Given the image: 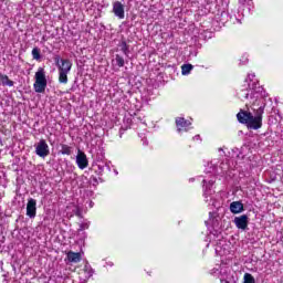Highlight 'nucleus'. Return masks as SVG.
<instances>
[{
  "label": "nucleus",
  "mask_w": 283,
  "mask_h": 283,
  "mask_svg": "<svg viewBox=\"0 0 283 283\" xmlns=\"http://www.w3.org/2000/svg\"><path fill=\"white\" fill-rule=\"evenodd\" d=\"M53 61L59 72V83L67 84V75L72 72V61L70 59H61V55H54Z\"/></svg>",
  "instance_id": "1"
},
{
  "label": "nucleus",
  "mask_w": 283,
  "mask_h": 283,
  "mask_svg": "<svg viewBox=\"0 0 283 283\" xmlns=\"http://www.w3.org/2000/svg\"><path fill=\"white\" fill-rule=\"evenodd\" d=\"M35 82L33 84V90L36 94L45 93V87H48V78L45 77V69L39 67L35 72Z\"/></svg>",
  "instance_id": "2"
},
{
  "label": "nucleus",
  "mask_w": 283,
  "mask_h": 283,
  "mask_svg": "<svg viewBox=\"0 0 283 283\" xmlns=\"http://www.w3.org/2000/svg\"><path fill=\"white\" fill-rule=\"evenodd\" d=\"M266 107V104L263 103L259 108H252L253 112H255V116L252 115L250 118V122L248 123L249 129H260L262 127V114H264V108Z\"/></svg>",
  "instance_id": "3"
},
{
  "label": "nucleus",
  "mask_w": 283,
  "mask_h": 283,
  "mask_svg": "<svg viewBox=\"0 0 283 283\" xmlns=\"http://www.w3.org/2000/svg\"><path fill=\"white\" fill-rule=\"evenodd\" d=\"M35 154L40 158H48V156H50V146L45 139H41L38 144H35Z\"/></svg>",
  "instance_id": "4"
},
{
  "label": "nucleus",
  "mask_w": 283,
  "mask_h": 283,
  "mask_svg": "<svg viewBox=\"0 0 283 283\" xmlns=\"http://www.w3.org/2000/svg\"><path fill=\"white\" fill-rule=\"evenodd\" d=\"M75 160L78 169H87V167H90V160L87 159V155H85L81 149L77 150Z\"/></svg>",
  "instance_id": "5"
},
{
  "label": "nucleus",
  "mask_w": 283,
  "mask_h": 283,
  "mask_svg": "<svg viewBox=\"0 0 283 283\" xmlns=\"http://www.w3.org/2000/svg\"><path fill=\"white\" fill-rule=\"evenodd\" d=\"M233 222L237 229H241V231H247V229H249V216L247 214L235 217Z\"/></svg>",
  "instance_id": "6"
},
{
  "label": "nucleus",
  "mask_w": 283,
  "mask_h": 283,
  "mask_svg": "<svg viewBox=\"0 0 283 283\" xmlns=\"http://www.w3.org/2000/svg\"><path fill=\"white\" fill-rule=\"evenodd\" d=\"M27 216L28 218H36V201L35 199L29 198L27 203Z\"/></svg>",
  "instance_id": "7"
},
{
  "label": "nucleus",
  "mask_w": 283,
  "mask_h": 283,
  "mask_svg": "<svg viewBox=\"0 0 283 283\" xmlns=\"http://www.w3.org/2000/svg\"><path fill=\"white\" fill-rule=\"evenodd\" d=\"M113 13L119 19H125V6L120 1H115L113 3Z\"/></svg>",
  "instance_id": "8"
},
{
  "label": "nucleus",
  "mask_w": 283,
  "mask_h": 283,
  "mask_svg": "<svg viewBox=\"0 0 283 283\" xmlns=\"http://www.w3.org/2000/svg\"><path fill=\"white\" fill-rule=\"evenodd\" d=\"M252 116L253 114L242 109L237 114V118L242 125H249Z\"/></svg>",
  "instance_id": "9"
},
{
  "label": "nucleus",
  "mask_w": 283,
  "mask_h": 283,
  "mask_svg": "<svg viewBox=\"0 0 283 283\" xmlns=\"http://www.w3.org/2000/svg\"><path fill=\"white\" fill-rule=\"evenodd\" d=\"M230 211L231 213L238 214L244 211V203L242 201H233L230 203Z\"/></svg>",
  "instance_id": "10"
},
{
  "label": "nucleus",
  "mask_w": 283,
  "mask_h": 283,
  "mask_svg": "<svg viewBox=\"0 0 283 283\" xmlns=\"http://www.w3.org/2000/svg\"><path fill=\"white\" fill-rule=\"evenodd\" d=\"M176 125H177V132L180 134L185 127H189L191 125V122L185 119L184 117H179L176 119Z\"/></svg>",
  "instance_id": "11"
},
{
  "label": "nucleus",
  "mask_w": 283,
  "mask_h": 283,
  "mask_svg": "<svg viewBox=\"0 0 283 283\" xmlns=\"http://www.w3.org/2000/svg\"><path fill=\"white\" fill-rule=\"evenodd\" d=\"M66 258H67L69 262H73L74 264H78V262H81V253H78V252L70 251L66 254Z\"/></svg>",
  "instance_id": "12"
},
{
  "label": "nucleus",
  "mask_w": 283,
  "mask_h": 283,
  "mask_svg": "<svg viewBox=\"0 0 283 283\" xmlns=\"http://www.w3.org/2000/svg\"><path fill=\"white\" fill-rule=\"evenodd\" d=\"M262 92H264V88L262 86H255V83H252L251 98H258V95L255 94H261V96H264Z\"/></svg>",
  "instance_id": "13"
},
{
  "label": "nucleus",
  "mask_w": 283,
  "mask_h": 283,
  "mask_svg": "<svg viewBox=\"0 0 283 283\" xmlns=\"http://www.w3.org/2000/svg\"><path fill=\"white\" fill-rule=\"evenodd\" d=\"M0 81L2 83V85L7 86V87H13L14 86V82L11 81L8 75H3L2 73H0Z\"/></svg>",
  "instance_id": "14"
},
{
  "label": "nucleus",
  "mask_w": 283,
  "mask_h": 283,
  "mask_svg": "<svg viewBox=\"0 0 283 283\" xmlns=\"http://www.w3.org/2000/svg\"><path fill=\"white\" fill-rule=\"evenodd\" d=\"M118 45L120 48V52H123L125 56H129V44H127V41L122 40Z\"/></svg>",
  "instance_id": "15"
},
{
  "label": "nucleus",
  "mask_w": 283,
  "mask_h": 283,
  "mask_svg": "<svg viewBox=\"0 0 283 283\" xmlns=\"http://www.w3.org/2000/svg\"><path fill=\"white\" fill-rule=\"evenodd\" d=\"M191 70H193V65L192 64H184L181 66V74L184 76H187V74H190L191 73Z\"/></svg>",
  "instance_id": "16"
},
{
  "label": "nucleus",
  "mask_w": 283,
  "mask_h": 283,
  "mask_svg": "<svg viewBox=\"0 0 283 283\" xmlns=\"http://www.w3.org/2000/svg\"><path fill=\"white\" fill-rule=\"evenodd\" d=\"M60 154H62L63 156H72V147L63 144Z\"/></svg>",
  "instance_id": "17"
},
{
  "label": "nucleus",
  "mask_w": 283,
  "mask_h": 283,
  "mask_svg": "<svg viewBox=\"0 0 283 283\" xmlns=\"http://www.w3.org/2000/svg\"><path fill=\"white\" fill-rule=\"evenodd\" d=\"M115 63L117 67H125V59L120 54L115 55Z\"/></svg>",
  "instance_id": "18"
},
{
  "label": "nucleus",
  "mask_w": 283,
  "mask_h": 283,
  "mask_svg": "<svg viewBox=\"0 0 283 283\" xmlns=\"http://www.w3.org/2000/svg\"><path fill=\"white\" fill-rule=\"evenodd\" d=\"M31 54L35 61H41V49L38 46L33 48Z\"/></svg>",
  "instance_id": "19"
},
{
  "label": "nucleus",
  "mask_w": 283,
  "mask_h": 283,
  "mask_svg": "<svg viewBox=\"0 0 283 283\" xmlns=\"http://www.w3.org/2000/svg\"><path fill=\"white\" fill-rule=\"evenodd\" d=\"M243 283H255V277L251 273H245L243 276Z\"/></svg>",
  "instance_id": "20"
},
{
  "label": "nucleus",
  "mask_w": 283,
  "mask_h": 283,
  "mask_svg": "<svg viewBox=\"0 0 283 283\" xmlns=\"http://www.w3.org/2000/svg\"><path fill=\"white\" fill-rule=\"evenodd\" d=\"M85 229H90V223H81L78 231H85Z\"/></svg>",
  "instance_id": "21"
},
{
  "label": "nucleus",
  "mask_w": 283,
  "mask_h": 283,
  "mask_svg": "<svg viewBox=\"0 0 283 283\" xmlns=\"http://www.w3.org/2000/svg\"><path fill=\"white\" fill-rule=\"evenodd\" d=\"M75 216H77V218H83V210H81V208H76Z\"/></svg>",
  "instance_id": "22"
},
{
  "label": "nucleus",
  "mask_w": 283,
  "mask_h": 283,
  "mask_svg": "<svg viewBox=\"0 0 283 283\" xmlns=\"http://www.w3.org/2000/svg\"><path fill=\"white\" fill-rule=\"evenodd\" d=\"M239 2H240L242 6H247V3H251V0H239Z\"/></svg>",
  "instance_id": "23"
},
{
  "label": "nucleus",
  "mask_w": 283,
  "mask_h": 283,
  "mask_svg": "<svg viewBox=\"0 0 283 283\" xmlns=\"http://www.w3.org/2000/svg\"><path fill=\"white\" fill-rule=\"evenodd\" d=\"M3 242H6V237L0 234V247H1V244H3Z\"/></svg>",
  "instance_id": "24"
},
{
  "label": "nucleus",
  "mask_w": 283,
  "mask_h": 283,
  "mask_svg": "<svg viewBox=\"0 0 283 283\" xmlns=\"http://www.w3.org/2000/svg\"><path fill=\"white\" fill-rule=\"evenodd\" d=\"M93 182H95L96 185H98V179L96 177H93Z\"/></svg>",
  "instance_id": "25"
},
{
  "label": "nucleus",
  "mask_w": 283,
  "mask_h": 283,
  "mask_svg": "<svg viewBox=\"0 0 283 283\" xmlns=\"http://www.w3.org/2000/svg\"><path fill=\"white\" fill-rule=\"evenodd\" d=\"M193 138L195 140H200V135H196Z\"/></svg>",
  "instance_id": "26"
},
{
  "label": "nucleus",
  "mask_w": 283,
  "mask_h": 283,
  "mask_svg": "<svg viewBox=\"0 0 283 283\" xmlns=\"http://www.w3.org/2000/svg\"><path fill=\"white\" fill-rule=\"evenodd\" d=\"M0 145L3 147V139L0 137Z\"/></svg>",
  "instance_id": "27"
},
{
  "label": "nucleus",
  "mask_w": 283,
  "mask_h": 283,
  "mask_svg": "<svg viewBox=\"0 0 283 283\" xmlns=\"http://www.w3.org/2000/svg\"><path fill=\"white\" fill-rule=\"evenodd\" d=\"M255 74L249 75V78H254Z\"/></svg>",
  "instance_id": "28"
},
{
  "label": "nucleus",
  "mask_w": 283,
  "mask_h": 283,
  "mask_svg": "<svg viewBox=\"0 0 283 283\" xmlns=\"http://www.w3.org/2000/svg\"><path fill=\"white\" fill-rule=\"evenodd\" d=\"M221 283H229V281L221 279Z\"/></svg>",
  "instance_id": "29"
},
{
  "label": "nucleus",
  "mask_w": 283,
  "mask_h": 283,
  "mask_svg": "<svg viewBox=\"0 0 283 283\" xmlns=\"http://www.w3.org/2000/svg\"><path fill=\"white\" fill-rule=\"evenodd\" d=\"M244 98H249V93H245V94H244Z\"/></svg>",
  "instance_id": "30"
},
{
  "label": "nucleus",
  "mask_w": 283,
  "mask_h": 283,
  "mask_svg": "<svg viewBox=\"0 0 283 283\" xmlns=\"http://www.w3.org/2000/svg\"><path fill=\"white\" fill-rule=\"evenodd\" d=\"M218 271V269L217 270H212V273H216Z\"/></svg>",
  "instance_id": "31"
},
{
  "label": "nucleus",
  "mask_w": 283,
  "mask_h": 283,
  "mask_svg": "<svg viewBox=\"0 0 283 283\" xmlns=\"http://www.w3.org/2000/svg\"><path fill=\"white\" fill-rule=\"evenodd\" d=\"M252 105H253V107H255V103H253Z\"/></svg>",
  "instance_id": "32"
},
{
  "label": "nucleus",
  "mask_w": 283,
  "mask_h": 283,
  "mask_svg": "<svg viewBox=\"0 0 283 283\" xmlns=\"http://www.w3.org/2000/svg\"><path fill=\"white\" fill-rule=\"evenodd\" d=\"M249 87H251V84H249Z\"/></svg>",
  "instance_id": "33"
}]
</instances>
